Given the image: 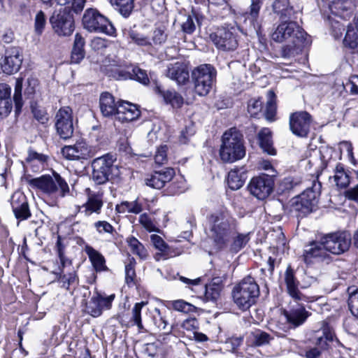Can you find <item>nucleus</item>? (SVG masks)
Wrapping results in <instances>:
<instances>
[{
    "mask_svg": "<svg viewBox=\"0 0 358 358\" xmlns=\"http://www.w3.org/2000/svg\"><path fill=\"white\" fill-rule=\"evenodd\" d=\"M129 66L125 64H111L107 69L108 76L117 80H127L130 76V71Z\"/></svg>",
    "mask_w": 358,
    "mask_h": 358,
    "instance_id": "obj_34",
    "label": "nucleus"
},
{
    "mask_svg": "<svg viewBox=\"0 0 358 358\" xmlns=\"http://www.w3.org/2000/svg\"><path fill=\"white\" fill-rule=\"evenodd\" d=\"M129 38L138 45L147 46L151 45L149 39L134 31H129Z\"/></svg>",
    "mask_w": 358,
    "mask_h": 358,
    "instance_id": "obj_60",
    "label": "nucleus"
},
{
    "mask_svg": "<svg viewBox=\"0 0 358 358\" xmlns=\"http://www.w3.org/2000/svg\"><path fill=\"white\" fill-rule=\"evenodd\" d=\"M210 38L216 48L223 51H232L238 46L236 29L233 26L218 28Z\"/></svg>",
    "mask_w": 358,
    "mask_h": 358,
    "instance_id": "obj_10",
    "label": "nucleus"
},
{
    "mask_svg": "<svg viewBox=\"0 0 358 358\" xmlns=\"http://www.w3.org/2000/svg\"><path fill=\"white\" fill-rule=\"evenodd\" d=\"M327 252L322 239L320 242L313 241L305 247L302 259L309 265L315 261L323 260L327 256Z\"/></svg>",
    "mask_w": 358,
    "mask_h": 358,
    "instance_id": "obj_21",
    "label": "nucleus"
},
{
    "mask_svg": "<svg viewBox=\"0 0 358 358\" xmlns=\"http://www.w3.org/2000/svg\"><path fill=\"white\" fill-rule=\"evenodd\" d=\"M141 224L149 231H157V227L150 215L146 213L141 214L139 217Z\"/></svg>",
    "mask_w": 358,
    "mask_h": 358,
    "instance_id": "obj_55",
    "label": "nucleus"
},
{
    "mask_svg": "<svg viewBox=\"0 0 358 358\" xmlns=\"http://www.w3.org/2000/svg\"><path fill=\"white\" fill-rule=\"evenodd\" d=\"M135 260L131 258L130 262L125 266V279L127 284L133 283L136 276L134 269Z\"/></svg>",
    "mask_w": 358,
    "mask_h": 358,
    "instance_id": "obj_61",
    "label": "nucleus"
},
{
    "mask_svg": "<svg viewBox=\"0 0 358 358\" xmlns=\"http://www.w3.org/2000/svg\"><path fill=\"white\" fill-rule=\"evenodd\" d=\"M114 298V294H111L106 297L102 296L99 294L96 296H93L87 306L88 313L94 317L100 316L103 310H108L110 308Z\"/></svg>",
    "mask_w": 358,
    "mask_h": 358,
    "instance_id": "obj_22",
    "label": "nucleus"
},
{
    "mask_svg": "<svg viewBox=\"0 0 358 358\" xmlns=\"http://www.w3.org/2000/svg\"><path fill=\"white\" fill-rule=\"evenodd\" d=\"M320 184L313 181L301 194L292 198L286 206L288 213L297 218L303 217L313 212L317 203Z\"/></svg>",
    "mask_w": 358,
    "mask_h": 358,
    "instance_id": "obj_3",
    "label": "nucleus"
},
{
    "mask_svg": "<svg viewBox=\"0 0 358 358\" xmlns=\"http://www.w3.org/2000/svg\"><path fill=\"white\" fill-rule=\"evenodd\" d=\"M327 250L334 255L347 251L351 244V236L345 231L329 234L322 238Z\"/></svg>",
    "mask_w": 358,
    "mask_h": 358,
    "instance_id": "obj_12",
    "label": "nucleus"
},
{
    "mask_svg": "<svg viewBox=\"0 0 358 358\" xmlns=\"http://www.w3.org/2000/svg\"><path fill=\"white\" fill-rule=\"evenodd\" d=\"M334 178L336 185L340 188H345L350 183L349 176L340 164L336 166Z\"/></svg>",
    "mask_w": 358,
    "mask_h": 358,
    "instance_id": "obj_41",
    "label": "nucleus"
},
{
    "mask_svg": "<svg viewBox=\"0 0 358 358\" xmlns=\"http://www.w3.org/2000/svg\"><path fill=\"white\" fill-rule=\"evenodd\" d=\"M246 179L245 170L243 167L235 168L228 173L227 182L230 189L236 190L240 189Z\"/></svg>",
    "mask_w": 358,
    "mask_h": 358,
    "instance_id": "obj_30",
    "label": "nucleus"
},
{
    "mask_svg": "<svg viewBox=\"0 0 358 358\" xmlns=\"http://www.w3.org/2000/svg\"><path fill=\"white\" fill-rule=\"evenodd\" d=\"M222 286L213 282L208 286H205V293L207 299L216 300L220 294Z\"/></svg>",
    "mask_w": 358,
    "mask_h": 358,
    "instance_id": "obj_52",
    "label": "nucleus"
},
{
    "mask_svg": "<svg viewBox=\"0 0 358 358\" xmlns=\"http://www.w3.org/2000/svg\"><path fill=\"white\" fill-rule=\"evenodd\" d=\"M85 40L79 34L75 35L74 44L71 52V62L78 64L85 57Z\"/></svg>",
    "mask_w": 358,
    "mask_h": 358,
    "instance_id": "obj_35",
    "label": "nucleus"
},
{
    "mask_svg": "<svg viewBox=\"0 0 358 358\" xmlns=\"http://www.w3.org/2000/svg\"><path fill=\"white\" fill-rule=\"evenodd\" d=\"M129 70L131 74L129 79L135 80L143 84H146L148 82L149 80L145 71L132 65L129 66Z\"/></svg>",
    "mask_w": 358,
    "mask_h": 358,
    "instance_id": "obj_47",
    "label": "nucleus"
},
{
    "mask_svg": "<svg viewBox=\"0 0 358 358\" xmlns=\"http://www.w3.org/2000/svg\"><path fill=\"white\" fill-rule=\"evenodd\" d=\"M84 28L90 32L103 33L110 36L116 35V29L110 20L96 9L85 10L83 17Z\"/></svg>",
    "mask_w": 358,
    "mask_h": 358,
    "instance_id": "obj_6",
    "label": "nucleus"
},
{
    "mask_svg": "<svg viewBox=\"0 0 358 358\" xmlns=\"http://www.w3.org/2000/svg\"><path fill=\"white\" fill-rule=\"evenodd\" d=\"M175 175L174 169L166 168L160 171H156L145 180V185L155 189H161L165 184L172 180Z\"/></svg>",
    "mask_w": 358,
    "mask_h": 358,
    "instance_id": "obj_23",
    "label": "nucleus"
},
{
    "mask_svg": "<svg viewBox=\"0 0 358 358\" xmlns=\"http://www.w3.org/2000/svg\"><path fill=\"white\" fill-rule=\"evenodd\" d=\"M34 117L41 124H45L49 120L48 114L44 108L36 107L32 109Z\"/></svg>",
    "mask_w": 358,
    "mask_h": 358,
    "instance_id": "obj_64",
    "label": "nucleus"
},
{
    "mask_svg": "<svg viewBox=\"0 0 358 358\" xmlns=\"http://www.w3.org/2000/svg\"><path fill=\"white\" fill-rule=\"evenodd\" d=\"M141 115L137 106L128 101H119L116 118L121 122H131Z\"/></svg>",
    "mask_w": 358,
    "mask_h": 358,
    "instance_id": "obj_25",
    "label": "nucleus"
},
{
    "mask_svg": "<svg viewBox=\"0 0 358 358\" xmlns=\"http://www.w3.org/2000/svg\"><path fill=\"white\" fill-rule=\"evenodd\" d=\"M348 306L351 313L358 318V289L350 294Z\"/></svg>",
    "mask_w": 358,
    "mask_h": 358,
    "instance_id": "obj_54",
    "label": "nucleus"
},
{
    "mask_svg": "<svg viewBox=\"0 0 358 358\" xmlns=\"http://www.w3.org/2000/svg\"><path fill=\"white\" fill-rule=\"evenodd\" d=\"M150 240L153 246L159 251L166 252L170 250L169 246L164 242L161 236L157 234H152L150 236Z\"/></svg>",
    "mask_w": 358,
    "mask_h": 358,
    "instance_id": "obj_56",
    "label": "nucleus"
},
{
    "mask_svg": "<svg viewBox=\"0 0 358 358\" xmlns=\"http://www.w3.org/2000/svg\"><path fill=\"white\" fill-rule=\"evenodd\" d=\"M50 22L54 31L60 36H70L73 31V19L67 8L53 13Z\"/></svg>",
    "mask_w": 358,
    "mask_h": 358,
    "instance_id": "obj_13",
    "label": "nucleus"
},
{
    "mask_svg": "<svg viewBox=\"0 0 358 358\" xmlns=\"http://www.w3.org/2000/svg\"><path fill=\"white\" fill-rule=\"evenodd\" d=\"M301 183L299 178L293 177L285 178L280 183V187L283 191H289Z\"/></svg>",
    "mask_w": 358,
    "mask_h": 358,
    "instance_id": "obj_59",
    "label": "nucleus"
},
{
    "mask_svg": "<svg viewBox=\"0 0 358 358\" xmlns=\"http://www.w3.org/2000/svg\"><path fill=\"white\" fill-rule=\"evenodd\" d=\"M22 62V55L20 49L17 47H11L6 50L1 66L4 73L13 74L19 71Z\"/></svg>",
    "mask_w": 358,
    "mask_h": 358,
    "instance_id": "obj_18",
    "label": "nucleus"
},
{
    "mask_svg": "<svg viewBox=\"0 0 358 358\" xmlns=\"http://www.w3.org/2000/svg\"><path fill=\"white\" fill-rule=\"evenodd\" d=\"M28 182L31 187L48 194H52L60 190L61 195L63 196L69 190L66 182L55 172L53 173L52 176H43L29 180Z\"/></svg>",
    "mask_w": 358,
    "mask_h": 358,
    "instance_id": "obj_8",
    "label": "nucleus"
},
{
    "mask_svg": "<svg viewBox=\"0 0 358 358\" xmlns=\"http://www.w3.org/2000/svg\"><path fill=\"white\" fill-rule=\"evenodd\" d=\"M262 6V0H251V4L248 10L244 13L245 20H249L250 25L256 29L258 25L260 10Z\"/></svg>",
    "mask_w": 358,
    "mask_h": 358,
    "instance_id": "obj_33",
    "label": "nucleus"
},
{
    "mask_svg": "<svg viewBox=\"0 0 358 358\" xmlns=\"http://www.w3.org/2000/svg\"><path fill=\"white\" fill-rule=\"evenodd\" d=\"M216 70L210 64H201L192 72L194 90L199 96L207 95L215 81Z\"/></svg>",
    "mask_w": 358,
    "mask_h": 358,
    "instance_id": "obj_7",
    "label": "nucleus"
},
{
    "mask_svg": "<svg viewBox=\"0 0 358 358\" xmlns=\"http://www.w3.org/2000/svg\"><path fill=\"white\" fill-rule=\"evenodd\" d=\"M163 97L166 103L173 108H180L184 102L182 96L176 91L167 90L163 93Z\"/></svg>",
    "mask_w": 358,
    "mask_h": 358,
    "instance_id": "obj_42",
    "label": "nucleus"
},
{
    "mask_svg": "<svg viewBox=\"0 0 358 358\" xmlns=\"http://www.w3.org/2000/svg\"><path fill=\"white\" fill-rule=\"evenodd\" d=\"M287 292L293 300L289 303V310L285 311L287 322L294 328L302 325L310 315L303 306L304 302H308L309 298L302 294L298 288L299 282L296 279L294 271L288 266L284 278Z\"/></svg>",
    "mask_w": 358,
    "mask_h": 358,
    "instance_id": "obj_1",
    "label": "nucleus"
},
{
    "mask_svg": "<svg viewBox=\"0 0 358 358\" xmlns=\"http://www.w3.org/2000/svg\"><path fill=\"white\" fill-rule=\"evenodd\" d=\"M267 96L265 116L266 120L273 121L276 113L275 94L273 92L269 91Z\"/></svg>",
    "mask_w": 358,
    "mask_h": 358,
    "instance_id": "obj_45",
    "label": "nucleus"
},
{
    "mask_svg": "<svg viewBox=\"0 0 358 358\" xmlns=\"http://www.w3.org/2000/svg\"><path fill=\"white\" fill-rule=\"evenodd\" d=\"M46 18L43 11H38L35 17L34 27L35 31L38 34H41L45 26Z\"/></svg>",
    "mask_w": 358,
    "mask_h": 358,
    "instance_id": "obj_57",
    "label": "nucleus"
},
{
    "mask_svg": "<svg viewBox=\"0 0 358 358\" xmlns=\"http://www.w3.org/2000/svg\"><path fill=\"white\" fill-rule=\"evenodd\" d=\"M100 109L106 117L113 115L117 116L118 103H115L114 97L108 92L101 94L99 100Z\"/></svg>",
    "mask_w": 358,
    "mask_h": 358,
    "instance_id": "obj_27",
    "label": "nucleus"
},
{
    "mask_svg": "<svg viewBox=\"0 0 358 358\" xmlns=\"http://www.w3.org/2000/svg\"><path fill=\"white\" fill-rule=\"evenodd\" d=\"M326 20L331 28L332 34L334 38H341L343 34V31L345 29L344 26L337 20H334L332 15H328Z\"/></svg>",
    "mask_w": 358,
    "mask_h": 358,
    "instance_id": "obj_51",
    "label": "nucleus"
},
{
    "mask_svg": "<svg viewBox=\"0 0 358 358\" xmlns=\"http://www.w3.org/2000/svg\"><path fill=\"white\" fill-rule=\"evenodd\" d=\"M357 0H334L329 8L333 16L339 17L345 20H349L356 7Z\"/></svg>",
    "mask_w": 358,
    "mask_h": 358,
    "instance_id": "obj_19",
    "label": "nucleus"
},
{
    "mask_svg": "<svg viewBox=\"0 0 358 358\" xmlns=\"http://www.w3.org/2000/svg\"><path fill=\"white\" fill-rule=\"evenodd\" d=\"M147 303L143 301L141 303H136L131 310V320L139 329H142L143 327L141 322V310L142 308Z\"/></svg>",
    "mask_w": 358,
    "mask_h": 358,
    "instance_id": "obj_48",
    "label": "nucleus"
},
{
    "mask_svg": "<svg viewBox=\"0 0 358 358\" xmlns=\"http://www.w3.org/2000/svg\"><path fill=\"white\" fill-rule=\"evenodd\" d=\"M307 34L295 22H281L273 32L271 37L278 43L294 41L295 39L306 38Z\"/></svg>",
    "mask_w": 358,
    "mask_h": 358,
    "instance_id": "obj_9",
    "label": "nucleus"
},
{
    "mask_svg": "<svg viewBox=\"0 0 358 358\" xmlns=\"http://www.w3.org/2000/svg\"><path fill=\"white\" fill-rule=\"evenodd\" d=\"M306 38L295 39L282 47L281 56L285 59H292L302 52Z\"/></svg>",
    "mask_w": 358,
    "mask_h": 358,
    "instance_id": "obj_28",
    "label": "nucleus"
},
{
    "mask_svg": "<svg viewBox=\"0 0 358 358\" xmlns=\"http://www.w3.org/2000/svg\"><path fill=\"white\" fill-rule=\"evenodd\" d=\"M273 10L282 20L290 19L294 13L289 0H275L273 3Z\"/></svg>",
    "mask_w": 358,
    "mask_h": 358,
    "instance_id": "obj_32",
    "label": "nucleus"
},
{
    "mask_svg": "<svg viewBox=\"0 0 358 358\" xmlns=\"http://www.w3.org/2000/svg\"><path fill=\"white\" fill-rule=\"evenodd\" d=\"M311 117L305 111L296 112L289 117V127L292 133L300 137H305L310 131Z\"/></svg>",
    "mask_w": 358,
    "mask_h": 358,
    "instance_id": "obj_17",
    "label": "nucleus"
},
{
    "mask_svg": "<svg viewBox=\"0 0 358 358\" xmlns=\"http://www.w3.org/2000/svg\"><path fill=\"white\" fill-rule=\"evenodd\" d=\"M58 282L61 284V287L69 290L71 286L76 285L78 283V279L75 272L68 274H60Z\"/></svg>",
    "mask_w": 358,
    "mask_h": 358,
    "instance_id": "obj_46",
    "label": "nucleus"
},
{
    "mask_svg": "<svg viewBox=\"0 0 358 358\" xmlns=\"http://www.w3.org/2000/svg\"><path fill=\"white\" fill-rule=\"evenodd\" d=\"M344 43L352 49H356L358 52V31L356 28L348 26L344 38Z\"/></svg>",
    "mask_w": 358,
    "mask_h": 358,
    "instance_id": "obj_43",
    "label": "nucleus"
},
{
    "mask_svg": "<svg viewBox=\"0 0 358 358\" xmlns=\"http://www.w3.org/2000/svg\"><path fill=\"white\" fill-rule=\"evenodd\" d=\"M110 2L124 17H128L134 8V0H110Z\"/></svg>",
    "mask_w": 358,
    "mask_h": 358,
    "instance_id": "obj_36",
    "label": "nucleus"
},
{
    "mask_svg": "<svg viewBox=\"0 0 358 358\" xmlns=\"http://www.w3.org/2000/svg\"><path fill=\"white\" fill-rule=\"evenodd\" d=\"M248 189L258 199H264L273 190V180L267 175L254 177L249 182Z\"/></svg>",
    "mask_w": 358,
    "mask_h": 358,
    "instance_id": "obj_16",
    "label": "nucleus"
},
{
    "mask_svg": "<svg viewBox=\"0 0 358 358\" xmlns=\"http://www.w3.org/2000/svg\"><path fill=\"white\" fill-rule=\"evenodd\" d=\"M85 251L96 272H101L108 270L106 265V259L99 251L90 245L85 246Z\"/></svg>",
    "mask_w": 358,
    "mask_h": 358,
    "instance_id": "obj_29",
    "label": "nucleus"
},
{
    "mask_svg": "<svg viewBox=\"0 0 358 358\" xmlns=\"http://www.w3.org/2000/svg\"><path fill=\"white\" fill-rule=\"evenodd\" d=\"M57 133L63 139L70 138L73 134V112L71 108H61L55 115Z\"/></svg>",
    "mask_w": 358,
    "mask_h": 358,
    "instance_id": "obj_14",
    "label": "nucleus"
},
{
    "mask_svg": "<svg viewBox=\"0 0 358 358\" xmlns=\"http://www.w3.org/2000/svg\"><path fill=\"white\" fill-rule=\"evenodd\" d=\"M126 242L130 250L141 259H145L148 257V251L144 245L134 236H130L127 238Z\"/></svg>",
    "mask_w": 358,
    "mask_h": 358,
    "instance_id": "obj_37",
    "label": "nucleus"
},
{
    "mask_svg": "<svg viewBox=\"0 0 358 358\" xmlns=\"http://www.w3.org/2000/svg\"><path fill=\"white\" fill-rule=\"evenodd\" d=\"M166 76L181 85L189 80V74L187 65L178 62L168 66Z\"/></svg>",
    "mask_w": 358,
    "mask_h": 358,
    "instance_id": "obj_26",
    "label": "nucleus"
},
{
    "mask_svg": "<svg viewBox=\"0 0 358 358\" xmlns=\"http://www.w3.org/2000/svg\"><path fill=\"white\" fill-rule=\"evenodd\" d=\"M48 157L43 154L38 153L32 150L28 151V155L26 162L31 166H37L43 168L44 164L46 163Z\"/></svg>",
    "mask_w": 358,
    "mask_h": 358,
    "instance_id": "obj_39",
    "label": "nucleus"
},
{
    "mask_svg": "<svg viewBox=\"0 0 358 358\" xmlns=\"http://www.w3.org/2000/svg\"><path fill=\"white\" fill-rule=\"evenodd\" d=\"M194 20H196V17L191 15L185 17V20L181 23V29L184 33L191 34L195 31L196 24Z\"/></svg>",
    "mask_w": 358,
    "mask_h": 358,
    "instance_id": "obj_53",
    "label": "nucleus"
},
{
    "mask_svg": "<svg viewBox=\"0 0 358 358\" xmlns=\"http://www.w3.org/2000/svg\"><path fill=\"white\" fill-rule=\"evenodd\" d=\"M13 212L17 220H24L31 216L26 197L21 193H15L11 199Z\"/></svg>",
    "mask_w": 358,
    "mask_h": 358,
    "instance_id": "obj_24",
    "label": "nucleus"
},
{
    "mask_svg": "<svg viewBox=\"0 0 358 358\" xmlns=\"http://www.w3.org/2000/svg\"><path fill=\"white\" fill-rule=\"evenodd\" d=\"M115 210L118 213H134L138 214L142 210V206L139 203L137 200L134 201H122L121 203L117 204L115 207Z\"/></svg>",
    "mask_w": 358,
    "mask_h": 358,
    "instance_id": "obj_38",
    "label": "nucleus"
},
{
    "mask_svg": "<svg viewBox=\"0 0 358 358\" xmlns=\"http://www.w3.org/2000/svg\"><path fill=\"white\" fill-rule=\"evenodd\" d=\"M252 334L253 338L252 343L255 346L268 345L273 340V337L269 334L259 329L255 331Z\"/></svg>",
    "mask_w": 358,
    "mask_h": 358,
    "instance_id": "obj_44",
    "label": "nucleus"
},
{
    "mask_svg": "<svg viewBox=\"0 0 358 358\" xmlns=\"http://www.w3.org/2000/svg\"><path fill=\"white\" fill-rule=\"evenodd\" d=\"M232 298L234 303L242 310L249 309L259 295V288L251 276L243 278L233 288Z\"/></svg>",
    "mask_w": 358,
    "mask_h": 358,
    "instance_id": "obj_5",
    "label": "nucleus"
},
{
    "mask_svg": "<svg viewBox=\"0 0 358 358\" xmlns=\"http://www.w3.org/2000/svg\"><path fill=\"white\" fill-rule=\"evenodd\" d=\"M94 227L99 234H110L114 231V227L107 221H97L94 222Z\"/></svg>",
    "mask_w": 358,
    "mask_h": 358,
    "instance_id": "obj_58",
    "label": "nucleus"
},
{
    "mask_svg": "<svg viewBox=\"0 0 358 358\" xmlns=\"http://www.w3.org/2000/svg\"><path fill=\"white\" fill-rule=\"evenodd\" d=\"M87 193V199L79 209L80 213L85 216L89 217L93 213L99 214L103 206V194L99 192H92L90 189H86Z\"/></svg>",
    "mask_w": 358,
    "mask_h": 358,
    "instance_id": "obj_20",
    "label": "nucleus"
},
{
    "mask_svg": "<svg viewBox=\"0 0 358 358\" xmlns=\"http://www.w3.org/2000/svg\"><path fill=\"white\" fill-rule=\"evenodd\" d=\"M250 240V233L238 234L233 238L229 245V250L232 252H238L244 248Z\"/></svg>",
    "mask_w": 358,
    "mask_h": 358,
    "instance_id": "obj_40",
    "label": "nucleus"
},
{
    "mask_svg": "<svg viewBox=\"0 0 358 358\" xmlns=\"http://www.w3.org/2000/svg\"><path fill=\"white\" fill-rule=\"evenodd\" d=\"M194 133L195 131L192 125L185 127V128L180 131V134L179 136L180 143L182 144H186Z\"/></svg>",
    "mask_w": 358,
    "mask_h": 358,
    "instance_id": "obj_63",
    "label": "nucleus"
},
{
    "mask_svg": "<svg viewBox=\"0 0 358 358\" xmlns=\"http://www.w3.org/2000/svg\"><path fill=\"white\" fill-rule=\"evenodd\" d=\"M208 236L213 241L216 250H222L228 246L234 229V220L227 212H217L210 218Z\"/></svg>",
    "mask_w": 358,
    "mask_h": 358,
    "instance_id": "obj_2",
    "label": "nucleus"
},
{
    "mask_svg": "<svg viewBox=\"0 0 358 358\" xmlns=\"http://www.w3.org/2000/svg\"><path fill=\"white\" fill-rule=\"evenodd\" d=\"M61 152L63 157L69 160L88 159L95 154L92 147L85 141H78L73 145L64 146Z\"/></svg>",
    "mask_w": 358,
    "mask_h": 358,
    "instance_id": "obj_15",
    "label": "nucleus"
},
{
    "mask_svg": "<svg viewBox=\"0 0 358 358\" xmlns=\"http://www.w3.org/2000/svg\"><path fill=\"white\" fill-rule=\"evenodd\" d=\"M168 148L166 145L160 146L156 152L155 155V162L159 165L164 164L167 161V152Z\"/></svg>",
    "mask_w": 358,
    "mask_h": 358,
    "instance_id": "obj_62",
    "label": "nucleus"
},
{
    "mask_svg": "<svg viewBox=\"0 0 358 358\" xmlns=\"http://www.w3.org/2000/svg\"><path fill=\"white\" fill-rule=\"evenodd\" d=\"M245 155V148L243 135L236 129L231 128L222 136L220 157L225 163H233L243 159Z\"/></svg>",
    "mask_w": 358,
    "mask_h": 358,
    "instance_id": "obj_4",
    "label": "nucleus"
},
{
    "mask_svg": "<svg viewBox=\"0 0 358 358\" xmlns=\"http://www.w3.org/2000/svg\"><path fill=\"white\" fill-rule=\"evenodd\" d=\"M258 140L259 145L264 152L271 155H275V150L273 146L271 131L269 129H262L258 134Z\"/></svg>",
    "mask_w": 358,
    "mask_h": 358,
    "instance_id": "obj_31",
    "label": "nucleus"
},
{
    "mask_svg": "<svg viewBox=\"0 0 358 358\" xmlns=\"http://www.w3.org/2000/svg\"><path fill=\"white\" fill-rule=\"evenodd\" d=\"M172 307L175 310L182 312L184 313H194L196 310V307L192 304L185 301L184 300H176L172 303Z\"/></svg>",
    "mask_w": 358,
    "mask_h": 358,
    "instance_id": "obj_49",
    "label": "nucleus"
},
{
    "mask_svg": "<svg viewBox=\"0 0 358 358\" xmlns=\"http://www.w3.org/2000/svg\"><path fill=\"white\" fill-rule=\"evenodd\" d=\"M114 159L113 156L107 155L98 157L93 160L92 163V178L94 181L99 184L106 183L110 178V176L117 170L113 165Z\"/></svg>",
    "mask_w": 358,
    "mask_h": 358,
    "instance_id": "obj_11",
    "label": "nucleus"
},
{
    "mask_svg": "<svg viewBox=\"0 0 358 358\" xmlns=\"http://www.w3.org/2000/svg\"><path fill=\"white\" fill-rule=\"evenodd\" d=\"M22 78H17L15 81V92L13 100L15 104L16 111H20L22 106Z\"/></svg>",
    "mask_w": 358,
    "mask_h": 358,
    "instance_id": "obj_50",
    "label": "nucleus"
}]
</instances>
